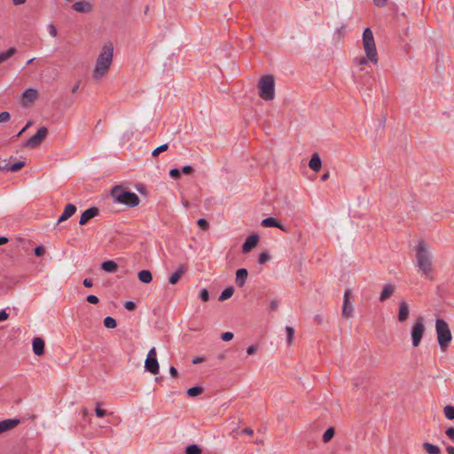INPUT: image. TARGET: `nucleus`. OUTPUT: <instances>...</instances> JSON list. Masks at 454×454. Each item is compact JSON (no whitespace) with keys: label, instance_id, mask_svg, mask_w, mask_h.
I'll return each mask as SVG.
<instances>
[{"label":"nucleus","instance_id":"obj_31","mask_svg":"<svg viewBox=\"0 0 454 454\" xmlns=\"http://www.w3.org/2000/svg\"><path fill=\"white\" fill-rule=\"evenodd\" d=\"M443 412H444L445 417L448 419H450V420L454 419V406L446 405L443 409Z\"/></svg>","mask_w":454,"mask_h":454},{"label":"nucleus","instance_id":"obj_58","mask_svg":"<svg viewBox=\"0 0 454 454\" xmlns=\"http://www.w3.org/2000/svg\"><path fill=\"white\" fill-rule=\"evenodd\" d=\"M10 166H11V164H9V163H4L3 165H0V170L8 172Z\"/></svg>","mask_w":454,"mask_h":454},{"label":"nucleus","instance_id":"obj_45","mask_svg":"<svg viewBox=\"0 0 454 454\" xmlns=\"http://www.w3.org/2000/svg\"><path fill=\"white\" fill-rule=\"evenodd\" d=\"M86 301L89 302V303H91V304H98L99 300L98 298L94 295V294H90L86 297Z\"/></svg>","mask_w":454,"mask_h":454},{"label":"nucleus","instance_id":"obj_21","mask_svg":"<svg viewBox=\"0 0 454 454\" xmlns=\"http://www.w3.org/2000/svg\"><path fill=\"white\" fill-rule=\"evenodd\" d=\"M394 292H395V287L393 285H391V284L385 285L380 293V301H386L387 298H389L393 294Z\"/></svg>","mask_w":454,"mask_h":454},{"label":"nucleus","instance_id":"obj_17","mask_svg":"<svg viewBox=\"0 0 454 454\" xmlns=\"http://www.w3.org/2000/svg\"><path fill=\"white\" fill-rule=\"evenodd\" d=\"M44 340L40 337H35L32 341L33 352L36 356H42L44 353Z\"/></svg>","mask_w":454,"mask_h":454},{"label":"nucleus","instance_id":"obj_63","mask_svg":"<svg viewBox=\"0 0 454 454\" xmlns=\"http://www.w3.org/2000/svg\"><path fill=\"white\" fill-rule=\"evenodd\" d=\"M328 177H329V174H328V173H325V174H324V175L321 176V179H322L323 181H325V180H326Z\"/></svg>","mask_w":454,"mask_h":454},{"label":"nucleus","instance_id":"obj_36","mask_svg":"<svg viewBox=\"0 0 454 454\" xmlns=\"http://www.w3.org/2000/svg\"><path fill=\"white\" fill-rule=\"evenodd\" d=\"M168 149V144H163L160 146H158L157 148H155L153 153H152V155L153 157H156L158 156L160 153H163L165 151H167Z\"/></svg>","mask_w":454,"mask_h":454},{"label":"nucleus","instance_id":"obj_34","mask_svg":"<svg viewBox=\"0 0 454 454\" xmlns=\"http://www.w3.org/2000/svg\"><path fill=\"white\" fill-rule=\"evenodd\" d=\"M286 341H287V344L290 345L294 340V329L291 326H286Z\"/></svg>","mask_w":454,"mask_h":454},{"label":"nucleus","instance_id":"obj_8","mask_svg":"<svg viewBox=\"0 0 454 454\" xmlns=\"http://www.w3.org/2000/svg\"><path fill=\"white\" fill-rule=\"evenodd\" d=\"M145 371L156 375L160 372V366L157 359V352L155 348H150L145 362Z\"/></svg>","mask_w":454,"mask_h":454},{"label":"nucleus","instance_id":"obj_55","mask_svg":"<svg viewBox=\"0 0 454 454\" xmlns=\"http://www.w3.org/2000/svg\"><path fill=\"white\" fill-rule=\"evenodd\" d=\"M82 284L85 287H91L93 286L92 279L90 278L83 279Z\"/></svg>","mask_w":454,"mask_h":454},{"label":"nucleus","instance_id":"obj_16","mask_svg":"<svg viewBox=\"0 0 454 454\" xmlns=\"http://www.w3.org/2000/svg\"><path fill=\"white\" fill-rule=\"evenodd\" d=\"M261 225L262 227H276L283 231H286V227L274 217H267L263 219L261 223Z\"/></svg>","mask_w":454,"mask_h":454},{"label":"nucleus","instance_id":"obj_42","mask_svg":"<svg viewBox=\"0 0 454 454\" xmlns=\"http://www.w3.org/2000/svg\"><path fill=\"white\" fill-rule=\"evenodd\" d=\"M34 253H35V256H37V257L43 256L45 253V248L43 246H37L35 248Z\"/></svg>","mask_w":454,"mask_h":454},{"label":"nucleus","instance_id":"obj_7","mask_svg":"<svg viewBox=\"0 0 454 454\" xmlns=\"http://www.w3.org/2000/svg\"><path fill=\"white\" fill-rule=\"evenodd\" d=\"M425 325L422 317H419L411 330V341L413 347H418L420 344L422 337L425 333Z\"/></svg>","mask_w":454,"mask_h":454},{"label":"nucleus","instance_id":"obj_30","mask_svg":"<svg viewBox=\"0 0 454 454\" xmlns=\"http://www.w3.org/2000/svg\"><path fill=\"white\" fill-rule=\"evenodd\" d=\"M104 325L106 328L114 329L117 325L116 320L114 317L108 316V317L104 318Z\"/></svg>","mask_w":454,"mask_h":454},{"label":"nucleus","instance_id":"obj_29","mask_svg":"<svg viewBox=\"0 0 454 454\" xmlns=\"http://www.w3.org/2000/svg\"><path fill=\"white\" fill-rule=\"evenodd\" d=\"M201 449L197 444H190L185 448V454H200Z\"/></svg>","mask_w":454,"mask_h":454},{"label":"nucleus","instance_id":"obj_37","mask_svg":"<svg viewBox=\"0 0 454 454\" xmlns=\"http://www.w3.org/2000/svg\"><path fill=\"white\" fill-rule=\"evenodd\" d=\"M270 259V255L267 252H262L258 256V263L263 264Z\"/></svg>","mask_w":454,"mask_h":454},{"label":"nucleus","instance_id":"obj_22","mask_svg":"<svg viewBox=\"0 0 454 454\" xmlns=\"http://www.w3.org/2000/svg\"><path fill=\"white\" fill-rule=\"evenodd\" d=\"M118 265L114 261L107 260L101 263V269L107 273H114L117 270Z\"/></svg>","mask_w":454,"mask_h":454},{"label":"nucleus","instance_id":"obj_48","mask_svg":"<svg viewBox=\"0 0 454 454\" xmlns=\"http://www.w3.org/2000/svg\"><path fill=\"white\" fill-rule=\"evenodd\" d=\"M124 308L128 310H133L136 308V304L134 301H128L124 303Z\"/></svg>","mask_w":454,"mask_h":454},{"label":"nucleus","instance_id":"obj_23","mask_svg":"<svg viewBox=\"0 0 454 454\" xmlns=\"http://www.w3.org/2000/svg\"><path fill=\"white\" fill-rule=\"evenodd\" d=\"M321 165H322V162H321V159L318 156V154H317V153L313 154L309 160V167L313 171L317 172L321 168Z\"/></svg>","mask_w":454,"mask_h":454},{"label":"nucleus","instance_id":"obj_56","mask_svg":"<svg viewBox=\"0 0 454 454\" xmlns=\"http://www.w3.org/2000/svg\"><path fill=\"white\" fill-rule=\"evenodd\" d=\"M257 348L254 345L252 346H249L247 348V355H254L256 351Z\"/></svg>","mask_w":454,"mask_h":454},{"label":"nucleus","instance_id":"obj_60","mask_svg":"<svg viewBox=\"0 0 454 454\" xmlns=\"http://www.w3.org/2000/svg\"><path fill=\"white\" fill-rule=\"evenodd\" d=\"M446 451H447L448 454H454V447L450 446V445H448L446 447Z\"/></svg>","mask_w":454,"mask_h":454},{"label":"nucleus","instance_id":"obj_40","mask_svg":"<svg viewBox=\"0 0 454 454\" xmlns=\"http://www.w3.org/2000/svg\"><path fill=\"white\" fill-rule=\"evenodd\" d=\"M197 224H198V226H200L204 231L207 230L208 227H209V224H208L207 221L206 219H204V218H200L197 221Z\"/></svg>","mask_w":454,"mask_h":454},{"label":"nucleus","instance_id":"obj_4","mask_svg":"<svg viewBox=\"0 0 454 454\" xmlns=\"http://www.w3.org/2000/svg\"><path fill=\"white\" fill-rule=\"evenodd\" d=\"M111 196L116 202L126 205L129 207L137 206L140 201L138 196L135 192L127 191L120 185H116L111 190Z\"/></svg>","mask_w":454,"mask_h":454},{"label":"nucleus","instance_id":"obj_11","mask_svg":"<svg viewBox=\"0 0 454 454\" xmlns=\"http://www.w3.org/2000/svg\"><path fill=\"white\" fill-rule=\"evenodd\" d=\"M99 213V210L96 207H90L84 210L80 217L79 223L81 225H84L89 220L97 216Z\"/></svg>","mask_w":454,"mask_h":454},{"label":"nucleus","instance_id":"obj_9","mask_svg":"<svg viewBox=\"0 0 454 454\" xmlns=\"http://www.w3.org/2000/svg\"><path fill=\"white\" fill-rule=\"evenodd\" d=\"M47 134L48 129L46 127H41L34 136L22 143V146L31 149L36 148L44 140Z\"/></svg>","mask_w":454,"mask_h":454},{"label":"nucleus","instance_id":"obj_38","mask_svg":"<svg viewBox=\"0 0 454 454\" xmlns=\"http://www.w3.org/2000/svg\"><path fill=\"white\" fill-rule=\"evenodd\" d=\"M95 412L98 418H103L106 414V411L101 408L100 403H97Z\"/></svg>","mask_w":454,"mask_h":454},{"label":"nucleus","instance_id":"obj_64","mask_svg":"<svg viewBox=\"0 0 454 454\" xmlns=\"http://www.w3.org/2000/svg\"><path fill=\"white\" fill-rule=\"evenodd\" d=\"M78 88H79V85H78V84L74 85V88L72 89V92H74H74H76V90H78Z\"/></svg>","mask_w":454,"mask_h":454},{"label":"nucleus","instance_id":"obj_43","mask_svg":"<svg viewBox=\"0 0 454 454\" xmlns=\"http://www.w3.org/2000/svg\"><path fill=\"white\" fill-rule=\"evenodd\" d=\"M448 438L454 443V427H450L445 430Z\"/></svg>","mask_w":454,"mask_h":454},{"label":"nucleus","instance_id":"obj_20","mask_svg":"<svg viewBox=\"0 0 454 454\" xmlns=\"http://www.w3.org/2000/svg\"><path fill=\"white\" fill-rule=\"evenodd\" d=\"M91 4L83 1H77L73 4V9L78 12L85 13L91 10Z\"/></svg>","mask_w":454,"mask_h":454},{"label":"nucleus","instance_id":"obj_15","mask_svg":"<svg viewBox=\"0 0 454 454\" xmlns=\"http://www.w3.org/2000/svg\"><path fill=\"white\" fill-rule=\"evenodd\" d=\"M20 424V419H7L0 421V434L7 432Z\"/></svg>","mask_w":454,"mask_h":454},{"label":"nucleus","instance_id":"obj_26","mask_svg":"<svg viewBox=\"0 0 454 454\" xmlns=\"http://www.w3.org/2000/svg\"><path fill=\"white\" fill-rule=\"evenodd\" d=\"M17 52L15 47H10L7 51L0 52V64L9 59Z\"/></svg>","mask_w":454,"mask_h":454},{"label":"nucleus","instance_id":"obj_2","mask_svg":"<svg viewBox=\"0 0 454 454\" xmlns=\"http://www.w3.org/2000/svg\"><path fill=\"white\" fill-rule=\"evenodd\" d=\"M114 55V47L112 43H106L103 46L102 51L98 55L96 66L92 72V76L96 80H100L108 71Z\"/></svg>","mask_w":454,"mask_h":454},{"label":"nucleus","instance_id":"obj_35","mask_svg":"<svg viewBox=\"0 0 454 454\" xmlns=\"http://www.w3.org/2000/svg\"><path fill=\"white\" fill-rule=\"evenodd\" d=\"M25 166V162L24 161H17L13 164H11L10 168H9V171L10 172H17L19 171L20 169H21L23 167Z\"/></svg>","mask_w":454,"mask_h":454},{"label":"nucleus","instance_id":"obj_46","mask_svg":"<svg viewBox=\"0 0 454 454\" xmlns=\"http://www.w3.org/2000/svg\"><path fill=\"white\" fill-rule=\"evenodd\" d=\"M10 120V114L6 111L0 113V122H6Z\"/></svg>","mask_w":454,"mask_h":454},{"label":"nucleus","instance_id":"obj_33","mask_svg":"<svg viewBox=\"0 0 454 454\" xmlns=\"http://www.w3.org/2000/svg\"><path fill=\"white\" fill-rule=\"evenodd\" d=\"M334 435V429L333 427H330L328 429H326V431L323 434V442H328L331 441V439L333 437Z\"/></svg>","mask_w":454,"mask_h":454},{"label":"nucleus","instance_id":"obj_1","mask_svg":"<svg viewBox=\"0 0 454 454\" xmlns=\"http://www.w3.org/2000/svg\"><path fill=\"white\" fill-rule=\"evenodd\" d=\"M363 46L366 57H361L356 59V63L361 66L366 65L368 61L373 64L378 63L379 57L374 41L373 33L371 28L366 27L363 33Z\"/></svg>","mask_w":454,"mask_h":454},{"label":"nucleus","instance_id":"obj_19","mask_svg":"<svg viewBox=\"0 0 454 454\" xmlns=\"http://www.w3.org/2000/svg\"><path fill=\"white\" fill-rule=\"evenodd\" d=\"M248 272L247 269H239L236 272V284L238 286L242 287L247 278Z\"/></svg>","mask_w":454,"mask_h":454},{"label":"nucleus","instance_id":"obj_5","mask_svg":"<svg viewBox=\"0 0 454 454\" xmlns=\"http://www.w3.org/2000/svg\"><path fill=\"white\" fill-rule=\"evenodd\" d=\"M258 94L263 100L270 101L275 98V80L270 74L262 75L258 82Z\"/></svg>","mask_w":454,"mask_h":454},{"label":"nucleus","instance_id":"obj_39","mask_svg":"<svg viewBox=\"0 0 454 454\" xmlns=\"http://www.w3.org/2000/svg\"><path fill=\"white\" fill-rule=\"evenodd\" d=\"M199 296L203 301H207L209 300V293L206 288L200 290Z\"/></svg>","mask_w":454,"mask_h":454},{"label":"nucleus","instance_id":"obj_25","mask_svg":"<svg viewBox=\"0 0 454 454\" xmlns=\"http://www.w3.org/2000/svg\"><path fill=\"white\" fill-rule=\"evenodd\" d=\"M138 279L145 284H148L152 281L153 276L150 270H142L138 272Z\"/></svg>","mask_w":454,"mask_h":454},{"label":"nucleus","instance_id":"obj_61","mask_svg":"<svg viewBox=\"0 0 454 454\" xmlns=\"http://www.w3.org/2000/svg\"><path fill=\"white\" fill-rule=\"evenodd\" d=\"M8 242V239L6 237H0V246L4 245Z\"/></svg>","mask_w":454,"mask_h":454},{"label":"nucleus","instance_id":"obj_52","mask_svg":"<svg viewBox=\"0 0 454 454\" xmlns=\"http://www.w3.org/2000/svg\"><path fill=\"white\" fill-rule=\"evenodd\" d=\"M204 361H205V357H203V356H194L192 358V364H199Z\"/></svg>","mask_w":454,"mask_h":454},{"label":"nucleus","instance_id":"obj_44","mask_svg":"<svg viewBox=\"0 0 454 454\" xmlns=\"http://www.w3.org/2000/svg\"><path fill=\"white\" fill-rule=\"evenodd\" d=\"M221 339L223 341H230L233 339V333L231 332H225V333H222Z\"/></svg>","mask_w":454,"mask_h":454},{"label":"nucleus","instance_id":"obj_32","mask_svg":"<svg viewBox=\"0 0 454 454\" xmlns=\"http://www.w3.org/2000/svg\"><path fill=\"white\" fill-rule=\"evenodd\" d=\"M202 392H203V389L201 387L195 386L187 390V395L189 396L194 397V396L200 395Z\"/></svg>","mask_w":454,"mask_h":454},{"label":"nucleus","instance_id":"obj_10","mask_svg":"<svg viewBox=\"0 0 454 454\" xmlns=\"http://www.w3.org/2000/svg\"><path fill=\"white\" fill-rule=\"evenodd\" d=\"M350 295L351 292L349 289H347L344 293L343 297V305H342V315L343 317H349L353 313V305L350 302Z\"/></svg>","mask_w":454,"mask_h":454},{"label":"nucleus","instance_id":"obj_54","mask_svg":"<svg viewBox=\"0 0 454 454\" xmlns=\"http://www.w3.org/2000/svg\"><path fill=\"white\" fill-rule=\"evenodd\" d=\"M31 125H32V121H29L26 124V126H25V127H24V128H23V129H21V130H20V131L16 136H14V137H20V136L22 135V133H23V132H25V130H26L28 127H30Z\"/></svg>","mask_w":454,"mask_h":454},{"label":"nucleus","instance_id":"obj_57","mask_svg":"<svg viewBox=\"0 0 454 454\" xmlns=\"http://www.w3.org/2000/svg\"><path fill=\"white\" fill-rule=\"evenodd\" d=\"M169 373L171 374L172 377H176L178 372H177V370L176 369V367L171 366L169 368Z\"/></svg>","mask_w":454,"mask_h":454},{"label":"nucleus","instance_id":"obj_59","mask_svg":"<svg viewBox=\"0 0 454 454\" xmlns=\"http://www.w3.org/2000/svg\"><path fill=\"white\" fill-rule=\"evenodd\" d=\"M242 433H243V434H247V435H253V434H254V430H253V429H251V428L247 427V428H244V429L242 430Z\"/></svg>","mask_w":454,"mask_h":454},{"label":"nucleus","instance_id":"obj_28","mask_svg":"<svg viewBox=\"0 0 454 454\" xmlns=\"http://www.w3.org/2000/svg\"><path fill=\"white\" fill-rule=\"evenodd\" d=\"M234 288L232 286L226 287L220 294L219 301H223L233 295Z\"/></svg>","mask_w":454,"mask_h":454},{"label":"nucleus","instance_id":"obj_24","mask_svg":"<svg viewBox=\"0 0 454 454\" xmlns=\"http://www.w3.org/2000/svg\"><path fill=\"white\" fill-rule=\"evenodd\" d=\"M37 97V90L35 89H26L22 93V98L26 102H33Z\"/></svg>","mask_w":454,"mask_h":454},{"label":"nucleus","instance_id":"obj_51","mask_svg":"<svg viewBox=\"0 0 454 454\" xmlns=\"http://www.w3.org/2000/svg\"><path fill=\"white\" fill-rule=\"evenodd\" d=\"M9 317V314L5 311V309L0 310V322L4 321Z\"/></svg>","mask_w":454,"mask_h":454},{"label":"nucleus","instance_id":"obj_6","mask_svg":"<svg viewBox=\"0 0 454 454\" xmlns=\"http://www.w3.org/2000/svg\"><path fill=\"white\" fill-rule=\"evenodd\" d=\"M437 340L442 351H445L451 340V333L448 324L443 319H437L435 323Z\"/></svg>","mask_w":454,"mask_h":454},{"label":"nucleus","instance_id":"obj_49","mask_svg":"<svg viewBox=\"0 0 454 454\" xmlns=\"http://www.w3.org/2000/svg\"><path fill=\"white\" fill-rule=\"evenodd\" d=\"M180 171H181V174L183 173L185 175H189V174L192 173L193 168L191 166H184L182 168V169Z\"/></svg>","mask_w":454,"mask_h":454},{"label":"nucleus","instance_id":"obj_41","mask_svg":"<svg viewBox=\"0 0 454 454\" xmlns=\"http://www.w3.org/2000/svg\"><path fill=\"white\" fill-rule=\"evenodd\" d=\"M169 176H170L173 179H178V178H180V176H181V171H180V169H178V168H172V169H170V171H169Z\"/></svg>","mask_w":454,"mask_h":454},{"label":"nucleus","instance_id":"obj_62","mask_svg":"<svg viewBox=\"0 0 454 454\" xmlns=\"http://www.w3.org/2000/svg\"><path fill=\"white\" fill-rule=\"evenodd\" d=\"M27 0H12L13 4L15 5H20L23 4Z\"/></svg>","mask_w":454,"mask_h":454},{"label":"nucleus","instance_id":"obj_27","mask_svg":"<svg viewBox=\"0 0 454 454\" xmlns=\"http://www.w3.org/2000/svg\"><path fill=\"white\" fill-rule=\"evenodd\" d=\"M423 448L428 454H441V449L437 445L429 442H424Z\"/></svg>","mask_w":454,"mask_h":454},{"label":"nucleus","instance_id":"obj_50","mask_svg":"<svg viewBox=\"0 0 454 454\" xmlns=\"http://www.w3.org/2000/svg\"><path fill=\"white\" fill-rule=\"evenodd\" d=\"M278 300L273 299V300H271V301H270V309L271 310H275V309H278Z\"/></svg>","mask_w":454,"mask_h":454},{"label":"nucleus","instance_id":"obj_47","mask_svg":"<svg viewBox=\"0 0 454 454\" xmlns=\"http://www.w3.org/2000/svg\"><path fill=\"white\" fill-rule=\"evenodd\" d=\"M48 31H49V34L52 36V37H56L57 35H58V32H57V29L56 27H54V25L52 24H50L48 26Z\"/></svg>","mask_w":454,"mask_h":454},{"label":"nucleus","instance_id":"obj_12","mask_svg":"<svg viewBox=\"0 0 454 454\" xmlns=\"http://www.w3.org/2000/svg\"><path fill=\"white\" fill-rule=\"evenodd\" d=\"M259 241V236L256 234L250 235L247 238L244 244L242 245V252L243 253H248L250 252L254 247H256Z\"/></svg>","mask_w":454,"mask_h":454},{"label":"nucleus","instance_id":"obj_3","mask_svg":"<svg viewBox=\"0 0 454 454\" xmlns=\"http://www.w3.org/2000/svg\"><path fill=\"white\" fill-rule=\"evenodd\" d=\"M416 266L427 278L433 279L432 256L424 242H419L416 248Z\"/></svg>","mask_w":454,"mask_h":454},{"label":"nucleus","instance_id":"obj_18","mask_svg":"<svg viewBox=\"0 0 454 454\" xmlns=\"http://www.w3.org/2000/svg\"><path fill=\"white\" fill-rule=\"evenodd\" d=\"M76 212V207L74 204H67L64 209V212L59 217L58 223L64 222L70 218Z\"/></svg>","mask_w":454,"mask_h":454},{"label":"nucleus","instance_id":"obj_14","mask_svg":"<svg viewBox=\"0 0 454 454\" xmlns=\"http://www.w3.org/2000/svg\"><path fill=\"white\" fill-rule=\"evenodd\" d=\"M410 314V308L409 305L405 301H401L399 302V309H398V315L397 318L399 322H404L407 320Z\"/></svg>","mask_w":454,"mask_h":454},{"label":"nucleus","instance_id":"obj_13","mask_svg":"<svg viewBox=\"0 0 454 454\" xmlns=\"http://www.w3.org/2000/svg\"><path fill=\"white\" fill-rule=\"evenodd\" d=\"M186 270H187L186 265L185 264H180L176 268L175 272H173L171 275H169V277H168V283L170 285H176L179 281L181 277L186 272Z\"/></svg>","mask_w":454,"mask_h":454},{"label":"nucleus","instance_id":"obj_53","mask_svg":"<svg viewBox=\"0 0 454 454\" xmlns=\"http://www.w3.org/2000/svg\"><path fill=\"white\" fill-rule=\"evenodd\" d=\"M388 0H373V4L378 7H383Z\"/></svg>","mask_w":454,"mask_h":454}]
</instances>
